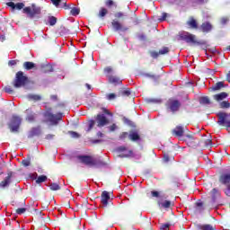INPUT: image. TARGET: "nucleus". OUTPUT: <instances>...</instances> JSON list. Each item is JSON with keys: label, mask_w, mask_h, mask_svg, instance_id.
I'll use <instances>...</instances> for the list:
<instances>
[{"label": "nucleus", "mask_w": 230, "mask_h": 230, "mask_svg": "<svg viewBox=\"0 0 230 230\" xmlns=\"http://www.w3.org/2000/svg\"><path fill=\"white\" fill-rule=\"evenodd\" d=\"M166 108L171 111V112L175 113L181 109V102H179V100L170 99L166 103Z\"/></svg>", "instance_id": "1a4fd4ad"}, {"label": "nucleus", "mask_w": 230, "mask_h": 230, "mask_svg": "<svg viewBox=\"0 0 230 230\" xmlns=\"http://www.w3.org/2000/svg\"><path fill=\"white\" fill-rule=\"evenodd\" d=\"M143 76H145L146 78H151L152 80H154V82H159V78H161V75H156L150 73H146L143 75Z\"/></svg>", "instance_id": "4be33fe9"}, {"label": "nucleus", "mask_w": 230, "mask_h": 230, "mask_svg": "<svg viewBox=\"0 0 230 230\" xmlns=\"http://www.w3.org/2000/svg\"><path fill=\"white\" fill-rule=\"evenodd\" d=\"M28 100H32L33 102H40L42 97L39 94H29L27 95Z\"/></svg>", "instance_id": "393cba45"}, {"label": "nucleus", "mask_w": 230, "mask_h": 230, "mask_svg": "<svg viewBox=\"0 0 230 230\" xmlns=\"http://www.w3.org/2000/svg\"><path fill=\"white\" fill-rule=\"evenodd\" d=\"M149 55L150 57H152V58H159V55L161 54L159 53V51L157 52L155 50H151L149 51Z\"/></svg>", "instance_id": "4c0bfd02"}, {"label": "nucleus", "mask_w": 230, "mask_h": 230, "mask_svg": "<svg viewBox=\"0 0 230 230\" xmlns=\"http://www.w3.org/2000/svg\"><path fill=\"white\" fill-rule=\"evenodd\" d=\"M52 4L56 6V8H63L64 10H71V5L67 4V2L64 0H50Z\"/></svg>", "instance_id": "9b49d317"}, {"label": "nucleus", "mask_w": 230, "mask_h": 230, "mask_svg": "<svg viewBox=\"0 0 230 230\" xmlns=\"http://www.w3.org/2000/svg\"><path fill=\"white\" fill-rule=\"evenodd\" d=\"M13 178V172H7V176L0 182L1 188H6L12 184V179Z\"/></svg>", "instance_id": "ddd939ff"}, {"label": "nucleus", "mask_w": 230, "mask_h": 230, "mask_svg": "<svg viewBox=\"0 0 230 230\" xmlns=\"http://www.w3.org/2000/svg\"><path fill=\"white\" fill-rule=\"evenodd\" d=\"M180 38L181 39V40H185L187 44H196L197 46H202V44H204V41H198L196 40V36L190 32H185V34H181Z\"/></svg>", "instance_id": "0eeeda50"}, {"label": "nucleus", "mask_w": 230, "mask_h": 230, "mask_svg": "<svg viewBox=\"0 0 230 230\" xmlns=\"http://www.w3.org/2000/svg\"><path fill=\"white\" fill-rule=\"evenodd\" d=\"M226 195H227V197H230V185L227 186L226 190H225Z\"/></svg>", "instance_id": "680f3d73"}, {"label": "nucleus", "mask_w": 230, "mask_h": 230, "mask_svg": "<svg viewBox=\"0 0 230 230\" xmlns=\"http://www.w3.org/2000/svg\"><path fill=\"white\" fill-rule=\"evenodd\" d=\"M26 121H29V123H33L35 121V113H30L26 117Z\"/></svg>", "instance_id": "2f4dec72"}, {"label": "nucleus", "mask_w": 230, "mask_h": 230, "mask_svg": "<svg viewBox=\"0 0 230 230\" xmlns=\"http://www.w3.org/2000/svg\"><path fill=\"white\" fill-rule=\"evenodd\" d=\"M48 181V176L40 175L36 179V184H40L42 182H46Z\"/></svg>", "instance_id": "c756f323"}, {"label": "nucleus", "mask_w": 230, "mask_h": 230, "mask_svg": "<svg viewBox=\"0 0 230 230\" xmlns=\"http://www.w3.org/2000/svg\"><path fill=\"white\" fill-rule=\"evenodd\" d=\"M109 200H111V195H109V192L107 190H104L101 196V202L102 206H108Z\"/></svg>", "instance_id": "dca6fc26"}, {"label": "nucleus", "mask_w": 230, "mask_h": 230, "mask_svg": "<svg viewBox=\"0 0 230 230\" xmlns=\"http://www.w3.org/2000/svg\"><path fill=\"white\" fill-rule=\"evenodd\" d=\"M196 206V213H202V211H204V203H202L201 201H198L195 203Z\"/></svg>", "instance_id": "5701e85b"}, {"label": "nucleus", "mask_w": 230, "mask_h": 230, "mask_svg": "<svg viewBox=\"0 0 230 230\" xmlns=\"http://www.w3.org/2000/svg\"><path fill=\"white\" fill-rule=\"evenodd\" d=\"M30 84V79L28 76L24 75L22 71H18L15 75V77L13 81V86L15 89H21V87H26Z\"/></svg>", "instance_id": "f03ea898"}, {"label": "nucleus", "mask_w": 230, "mask_h": 230, "mask_svg": "<svg viewBox=\"0 0 230 230\" xmlns=\"http://www.w3.org/2000/svg\"><path fill=\"white\" fill-rule=\"evenodd\" d=\"M130 94V90H124L122 92V96H128Z\"/></svg>", "instance_id": "13d9d810"}, {"label": "nucleus", "mask_w": 230, "mask_h": 230, "mask_svg": "<svg viewBox=\"0 0 230 230\" xmlns=\"http://www.w3.org/2000/svg\"><path fill=\"white\" fill-rule=\"evenodd\" d=\"M68 134L75 139H78V137H80V134L76 133V131H68Z\"/></svg>", "instance_id": "37998d69"}, {"label": "nucleus", "mask_w": 230, "mask_h": 230, "mask_svg": "<svg viewBox=\"0 0 230 230\" xmlns=\"http://www.w3.org/2000/svg\"><path fill=\"white\" fill-rule=\"evenodd\" d=\"M228 22H229V18H222L221 19L222 24H227Z\"/></svg>", "instance_id": "bf43d9fd"}, {"label": "nucleus", "mask_w": 230, "mask_h": 230, "mask_svg": "<svg viewBox=\"0 0 230 230\" xmlns=\"http://www.w3.org/2000/svg\"><path fill=\"white\" fill-rule=\"evenodd\" d=\"M128 139L133 143H139V141H141V135H139V130H137V129L130 130L128 135Z\"/></svg>", "instance_id": "f8f14e48"}, {"label": "nucleus", "mask_w": 230, "mask_h": 230, "mask_svg": "<svg viewBox=\"0 0 230 230\" xmlns=\"http://www.w3.org/2000/svg\"><path fill=\"white\" fill-rule=\"evenodd\" d=\"M213 142H212V140L211 139H207L206 141H205V145L207 146H211V144H212Z\"/></svg>", "instance_id": "052dcab7"}, {"label": "nucleus", "mask_w": 230, "mask_h": 230, "mask_svg": "<svg viewBox=\"0 0 230 230\" xmlns=\"http://www.w3.org/2000/svg\"><path fill=\"white\" fill-rule=\"evenodd\" d=\"M110 83L113 84L114 85H119V84H121V81L119 80V77H116L114 75H111L110 77Z\"/></svg>", "instance_id": "cd10ccee"}, {"label": "nucleus", "mask_w": 230, "mask_h": 230, "mask_svg": "<svg viewBox=\"0 0 230 230\" xmlns=\"http://www.w3.org/2000/svg\"><path fill=\"white\" fill-rule=\"evenodd\" d=\"M40 126L31 128V129L29 132V137H35V136H40Z\"/></svg>", "instance_id": "a211bd4d"}, {"label": "nucleus", "mask_w": 230, "mask_h": 230, "mask_svg": "<svg viewBox=\"0 0 230 230\" xmlns=\"http://www.w3.org/2000/svg\"><path fill=\"white\" fill-rule=\"evenodd\" d=\"M160 55H168V53H170V48L168 47H163L160 50H159Z\"/></svg>", "instance_id": "e433bc0d"}, {"label": "nucleus", "mask_w": 230, "mask_h": 230, "mask_svg": "<svg viewBox=\"0 0 230 230\" xmlns=\"http://www.w3.org/2000/svg\"><path fill=\"white\" fill-rule=\"evenodd\" d=\"M211 195H212L213 202H215V199H217V197L220 196V191H218V189L214 188L211 190Z\"/></svg>", "instance_id": "7c9ffc66"}, {"label": "nucleus", "mask_w": 230, "mask_h": 230, "mask_svg": "<svg viewBox=\"0 0 230 230\" xmlns=\"http://www.w3.org/2000/svg\"><path fill=\"white\" fill-rule=\"evenodd\" d=\"M95 124H96V121L91 119L89 121V126H88V128H87L86 132H91V130H93V128H94Z\"/></svg>", "instance_id": "ea45409f"}, {"label": "nucleus", "mask_w": 230, "mask_h": 230, "mask_svg": "<svg viewBox=\"0 0 230 230\" xmlns=\"http://www.w3.org/2000/svg\"><path fill=\"white\" fill-rule=\"evenodd\" d=\"M222 87H224V82H217L211 89L212 91H220Z\"/></svg>", "instance_id": "c85d7f7f"}, {"label": "nucleus", "mask_w": 230, "mask_h": 230, "mask_svg": "<svg viewBox=\"0 0 230 230\" xmlns=\"http://www.w3.org/2000/svg\"><path fill=\"white\" fill-rule=\"evenodd\" d=\"M104 73H105L106 75H111V73H112V67H111V66L105 67V68H104Z\"/></svg>", "instance_id": "603ef678"}, {"label": "nucleus", "mask_w": 230, "mask_h": 230, "mask_svg": "<svg viewBox=\"0 0 230 230\" xmlns=\"http://www.w3.org/2000/svg\"><path fill=\"white\" fill-rule=\"evenodd\" d=\"M77 159H79L80 163L85 164L86 166H96L98 164V160L92 155H78Z\"/></svg>", "instance_id": "6e6552de"}, {"label": "nucleus", "mask_w": 230, "mask_h": 230, "mask_svg": "<svg viewBox=\"0 0 230 230\" xmlns=\"http://www.w3.org/2000/svg\"><path fill=\"white\" fill-rule=\"evenodd\" d=\"M95 121L97 123V127L100 128L102 127H105V125H109V119H107V117L102 113L96 115Z\"/></svg>", "instance_id": "9d476101"}, {"label": "nucleus", "mask_w": 230, "mask_h": 230, "mask_svg": "<svg viewBox=\"0 0 230 230\" xmlns=\"http://www.w3.org/2000/svg\"><path fill=\"white\" fill-rule=\"evenodd\" d=\"M181 141L186 143L187 146L190 148H197L200 146V140L195 137V135H193L191 131H189Z\"/></svg>", "instance_id": "20e7f679"}, {"label": "nucleus", "mask_w": 230, "mask_h": 230, "mask_svg": "<svg viewBox=\"0 0 230 230\" xmlns=\"http://www.w3.org/2000/svg\"><path fill=\"white\" fill-rule=\"evenodd\" d=\"M226 82L230 84V71H228V73L226 74Z\"/></svg>", "instance_id": "774afa93"}, {"label": "nucleus", "mask_w": 230, "mask_h": 230, "mask_svg": "<svg viewBox=\"0 0 230 230\" xmlns=\"http://www.w3.org/2000/svg\"><path fill=\"white\" fill-rule=\"evenodd\" d=\"M198 229L199 230H217V227H215L213 225H199Z\"/></svg>", "instance_id": "412c9836"}, {"label": "nucleus", "mask_w": 230, "mask_h": 230, "mask_svg": "<svg viewBox=\"0 0 230 230\" xmlns=\"http://www.w3.org/2000/svg\"><path fill=\"white\" fill-rule=\"evenodd\" d=\"M105 6H107V8H118V4H116V2H113L112 0H106Z\"/></svg>", "instance_id": "a878e982"}, {"label": "nucleus", "mask_w": 230, "mask_h": 230, "mask_svg": "<svg viewBox=\"0 0 230 230\" xmlns=\"http://www.w3.org/2000/svg\"><path fill=\"white\" fill-rule=\"evenodd\" d=\"M49 188L51 191H58V190H60V185H58V183H50Z\"/></svg>", "instance_id": "72a5a7b5"}, {"label": "nucleus", "mask_w": 230, "mask_h": 230, "mask_svg": "<svg viewBox=\"0 0 230 230\" xmlns=\"http://www.w3.org/2000/svg\"><path fill=\"white\" fill-rule=\"evenodd\" d=\"M200 30L203 33H209L213 30V25L209 22H205L201 24Z\"/></svg>", "instance_id": "f3484780"}, {"label": "nucleus", "mask_w": 230, "mask_h": 230, "mask_svg": "<svg viewBox=\"0 0 230 230\" xmlns=\"http://www.w3.org/2000/svg\"><path fill=\"white\" fill-rule=\"evenodd\" d=\"M127 150V147L125 146H121L118 147L119 152H125Z\"/></svg>", "instance_id": "4d7b16f0"}, {"label": "nucleus", "mask_w": 230, "mask_h": 230, "mask_svg": "<svg viewBox=\"0 0 230 230\" xmlns=\"http://www.w3.org/2000/svg\"><path fill=\"white\" fill-rule=\"evenodd\" d=\"M8 66L12 67V66H17V60H9Z\"/></svg>", "instance_id": "864d4df0"}, {"label": "nucleus", "mask_w": 230, "mask_h": 230, "mask_svg": "<svg viewBox=\"0 0 230 230\" xmlns=\"http://www.w3.org/2000/svg\"><path fill=\"white\" fill-rule=\"evenodd\" d=\"M21 123H22V119L18 115H13L10 121L7 124L10 132H19V129L21 128Z\"/></svg>", "instance_id": "7ed1b4c3"}, {"label": "nucleus", "mask_w": 230, "mask_h": 230, "mask_svg": "<svg viewBox=\"0 0 230 230\" xmlns=\"http://www.w3.org/2000/svg\"><path fill=\"white\" fill-rule=\"evenodd\" d=\"M164 160L165 163H168L170 161V156H168V155H164Z\"/></svg>", "instance_id": "0e129e2a"}, {"label": "nucleus", "mask_w": 230, "mask_h": 230, "mask_svg": "<svg viewBox=\"0 0 230 230\" xmlns=\"http://www.w3.org/2000/svg\"><path fill=\"white\" fill-rule=\"evenodd\" d=\"M116 93H107L106 94V99L109 101V102H111V100H116Z\"/></svg>", "instance_id": "a19ab883"}, {"label": "nucleus", "mask_w": 230, "mask_h": 230, "mask_svg": "<svg viewBox=\"0 0 230 230\" xmlns=\"http://www.w3.org/2000/svg\"><path fill=\"white\" fill-rule=\"evenodd\" d=\"M103 112H104V114H107L108 116H112V113H111V111H109V110H107V109H103Z\"/></svg>", "instance_id": "69168bd1"}, {"label": "nucleus", "mask_w": 230, "mask_h": 230, "mask_svg": "<svg viewBox=\"0 0 230 230\" xmlns=\"http://www.w3.org/2000/svg\"><path fill=\"white\" fill-rule=\"evenodd\" d=\"M49 24L50 26H55L57 24V17H55V16H49Z\"/></svg>", "instance_id": "c9c22d12"}, {"label": "nucleus", "mask_w": 230, "mask_h": 230, "mask_svg": "<svg viewBox=\"0 0 230 230\" xmlns=\"http://www.w3.org/2000/svg\"><path fill=\"white\" fill-rule=\"evenodd\" d=\"M22 166H25V167L30 166V164H31V161L30 160V158L24 159L22 161Z\"/></svg>", "instance_id": "49530a36"}, {"label": "nucleus", "mask_w": 230, "mask_h": 230, "mask_svg": "<svg viewBox=\"0 0 230 230\" xmlns=\"http://www.w3.org/2000/svg\"><path fill=\"white\" fill-rule=\"evenodd\" d=\"M123 16H124V14H123V13H121V12H118V13H116L114 14V17H115L116 19H121V18H123Z\"/></svg>", "instance_id": "3c124183"}, {"label": "nucleus", "mask_w": 230, "mask_h": 230, "mask_svg": "<svg viewBox=\"0 0 230 230\" xmlns=\"http://www.w3.org/2000/svg\"><path fill=\"white\" fill-rule=\"evenodd\" d=\"M160 206L164 208V209H169V208H172V206H173V203H172V201L170 200H165L160 203Z\"/></svg>", "instance_id": "bb28decb"}, {"label": "nucleus", "mask_w": 230, "mask_h": 230, "mask_svg": "<svg viewBox=\"0 0 230 230\" xmlns=\"http://www.w3.org/2000/svg\"><path fill=\"white\" fill-rule=\"evenodd\" d=\"M17 215H22L23 213H26V208H21L16 209Z\"/></svg>", "instance_id": "de8ad7c7"}, {"label": "nucleus", "mask_w": 230, "mask_h": 230, "mask_svg": "<svg viewBox=\"0 0 230 230\" xmlns=\"http://www.w3.org/2000/svg\"><path fill=\"white\" fill-rule=\"evenodd\" d=\"M189 132H190V129H188L187 127L176 126L172 130V135L174 136V137H177L179 141H182L186 137V134H188Z\"/></svg>", "instance_id": "39448f33"}, {"label": "nucleus", "mask_w": 230, "mask_h": 230, "mask_svg": "<svg viewBox=\"0 0 230 230\" xmlns=\"http://www.w3.org/2000/svg\"><path fill=\"white\" fill-rule=\"evenodd\" d=\"M187 25L191 30H199V22H197V20L193 16H190L189 20L187 21Z\"/></svg>", "instance_id": "2eb2a0df"}, {"label": "nucleus", "mask_w": 230, "mask_h": 230, "mask_svg": "<svg viewBox=\"0 0 230 230\" xmlns=\"http://www.w3.org/2000/svg\"><path fill=\"white\" fill-rule=\"evenodd\" d=\"M151 195L152 197H155V198H159V191H156V190H153L151 191Z\"/></svg>", "instance_id": "5fc2aeb1"}, {"label": "nucleus", "mask_w": 230, "mask_h": 230, "mask_svg": "<svg viewBox=\"0 0 230 230\" xmlns=\"http://www.w3.org/2000/svg\"><path fill=\"white\" fill-rule=\"evenodd\" d=\"M166 17H168V13H163L162 17L158 19L160 22H163V21H166Z\"/></svg>", "instance_id": "09e8293b"}, {"label": "nucleus", "mask_w": 230, "mask_h": 230, "mask_svg": "<svg viewBox=\"0 0 230 230\" xmlns=\"http://www.w3.org/2000/svg\"><path fill=\"white\" fill-rule=\"evenodd\" d=\"M111 26L115 30V31H127L128 28L123 27V24L119 22V21L113 20L111 22Z\"/></svg>", "instance_id": "4468645a"}, {"label": "nucleus", "mask_w": 230, "mask_h": 230, "mask_svg": "<svg viewBox=\"0 0 230 230\" xmlns=\"http://www.w3.org/2000/svg\"><path fill=\"white\" fill-rule=\"evenodd\" d=\"M70 13H71L74 17H76V15H79V14H80V9L77 8V7L71 8Z\"/></svg>", "instance_id": "f704fd0d"}, {"label": "nucleus", "mask_w": 230, "mask_h": 230, "mask_svg": "<svg viewBox=\"0 0 230 230\" xmlns=\"http://www.w3.org/2000/svg\"><path fill=\"white\" fill-rule=\"evenodd\" d=\"M48 118H49V120L50 121V123H52V125H58V121H60V119H61L60 117H58L55 114H52V113H49Z\"/></svg>", "instance_id": "6ab92c4d"}, {"label": "nucleus", "mask_w": 230, "mask_h": 230, "mask_svg": "<svg viewBox=\"0 0 230 230\" xmlns=\"http://www.w3.org/2000/svg\"><path fill=\"white\" fill-rule=\"evenodd\" d=\"M221 109H229L230 103L227 101H224L220 103Z\"/></svg>", "instance_id": "79ce46f5"}, {"label": "nucleus", "mask_w": 230, "mask_h": 230, "mask_svg": "<svg viewBox=\"0 0 230 230\" xmlns=\"http://www.w3.org/2000/svg\"><path fill=\"white\" fill-rule=\"evenodd\" d=\"M129 133L128 132H122L120 133L119 138L120 139V141H125V139H127V137L128 138Z\"/></svg>", "instance_id": "58836bf2"}, {"label": "nucleus", "mask_w": 230, "mask_h": 230, "mask_svg": "<svg viewBox=\"0 0 230 230\" xmlns=\"http://www.w3.org/2000/svg\"><path fill=\"white\" fill-rule=\"evenodd\" d=\"M0 40H1V42H4L6 40V36L1 35L0 36Z\"/></svg>", "instance_id": "338daca9"}, {"label": "nucleus", "mask_w": 230, "mask_h": 230, "mask_svg": "<svg viewBox=\"0 0 230 230\" xmlns=\"http://www.w3.org/2000/svg\"><path fill=\"white\" fill-rule=\"evenodd\" d=\"M7 6L12 8V10H22L23 13H26L27 17L29 19H39V15L42 13V11L40 7L35 5V4H32L31 6L24 7V3H13V2H8L6 3Z\"/></svg>", "instance_id": "f257e3e1"}, {"label": "nucleus", "mask_w": 230, "mask_h": 230, "mask_svg": "<svg viewBox=\"0 0 230 230\" xmlns=\"http://www.w3.org/2000/svg\"><path fill=\"white\" fill-rule=\"evenodd\" d=\"M107 13H109V11L107 10V8L102 7L99 11V17H105Z\"/></svg>", "instance_id": "473e14b6"}, {"label": "nucleus", "mask_w": 230, "mask_h": 230, "mask_svg": "<svg viewBox=\"0 0 230 230\" xmlns=\"http://www.w3.org/2000/svg\"><path fill=\"white\" fill-rule=\"evenodd\" d=\"M4 90L8 94H13V89L12 88V86L7 85L4 88Z\"/></svg>", "instance_id": "c03bdc74"}, {"label": "nucleus", "mask_w": 230, "mask_h": 230, "mask_svg": "<svg viewBox=\"0 0 230 230\" xmlns=\"http://www.w3.org/2000/svg\"><path fill=\"white\" fill-rule=\"evenodd\" d=\"M227 96V93L222 92L220 93L214 95V100H216L217 102H222V100H226Z\"/></svg>", "instance_id": "aec40b11"}, {"label": "nucleus", "mask_w": 230, "mask_h": 230, "mask_svg": "<svg viewBox=\"0 0 230 230\" xmlns=\"http://www.w3.org/2000/svg\"><path fill=\"white\" fill-rule=\"evenodd\" d=\"M167 229H170V224H168V223L163 224V225L160 226V230H167Z\"/></svg>", "instance_id": "8fccbe9b"}, {"label": "nucleus", "mask_w": 230, "mask_h": 230, "mask_svg": "<svg viewBox=\"0 0 230 230\" xmlns=\"http://www.w3.org/2000/svg\"><path fill=\"white\" fill-rule=\"evenodd\" d=\"M201 103H204L205 105H209V103H211V101H209V97H202Z\"/></svg>", "instance_id": "a18cd8bd"}, {"label": "nucleus", "mask_w": 230, "mask_h": 230, "mask_svg": "<svg viewBox=\"0 0 230 230\" xmlns=\"http://www.w3.org/2000/svg\"><path fill=\"white\" fill-rule=\"evenodd\" d=\"M217 125L230 128V113L220 111L217 113Z\"/></svg>", "instance_id": "423d86ee"}, {"label": "nucleus", "mask_w": 230, "mask_h": 230, "mask_svg": "<svg viewBox=\"0 0 230 230\" xmlns=\"http://www.w3.org/2000/svg\"><path fill=\"white\" fill-rule=\"evenodd\" d=\"M53 137H55V135H53V134H49V135H47L46 136V137H45V139H53Z\"/></svg>", "instance_id": "e2e57ef3"}, {"label": "nucleus", "mask_w": 230, "mask_h": 230, "mask_svg": "<svg viewBox=\"0 0 230 230\" xmlns=\"http://www.w3.org/2000/svg\"><path fill=\"white\" fill-rule=\"evenodd\" d=\"M116 128H118V126H116V124H112V125L110 126V128H109L110 132H114V130H116Z\"/></svg>", "instance_id": "6e6d98bb"}, {"label": "nucleus", "mask_w": 230, "mask_h": 230, "mask_svg": "<svg viewBox=\"0 0 230 230\" xmlns=\"http://www.w3.org/2000/svg\"><path fill=\"white\" fill-rule=\"evenodd\" d=\"M23 67L27 71H30V70L33 69V67H35V63L30 62V61H26V62L23 63Z\"/></svg>", "instance_id": "b1692460"}]
</instances>
